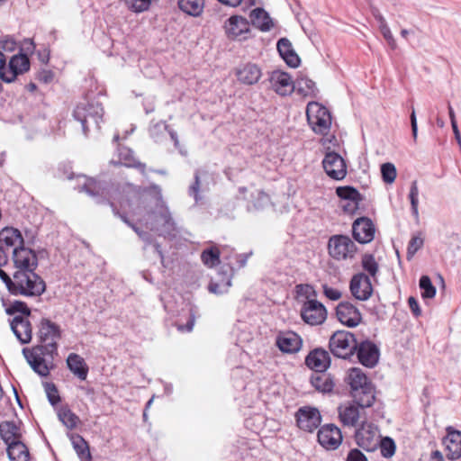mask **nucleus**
Here are the masks:
<instances>
[{
  "instance_id": "f257e3e1",
  "label": "nucleus",
  "mask_w": 461,
  "mask_h": 461,
  "mask_svg": "<svg viewBox=\"0 0 461 461\" xmlns=\"http://www.w3.org/2000/svg\"><path fill=\"white\" fill-rule=\"evenodd\" d=\"M36 328L39 343L32 348H23L22 352L32 369L40 376L46 377L58 356V341L61 339L62 330L59 324L46 317L39 321Z\"/></svg>"
},
{
  "instance_id": "f03ea898",
  "label": "nucleus",
  "mask_w": 461,
  "mask_h": 461,
  "mask_svg": "<svg viewBox=\"0 0 461 461\" xmlns=\"http://www.w3.org/2000/svg\"><path fill=\"white\" fill-rule=\"evenodd\" d=\"M122 207L131 209L133 214H139L138 210L143 208L151 221V224H157L164 235H171L176 230V222L171 212L163 200L161 188L157 185L139 190L131 197L120 202Z\"/></svg>"
},
{
  "instance_id": "7ed1b4c3",
  "label": "nucleus",
  "mask_w": 461,
  "mask_h": 461,
  "mask_svg": "<svg viewBox=\"0 0 461 461\" xmlns=\"http://www.w3.org/2000/svg\"><path fill=\"white\" fill-rule=\"evenodd\" d=\"M79 192H85L96 200L97 203H108L112 207L113 212L118 216L125 224L132 229L135 224L131 222L125 213L120 212L113 200L115 199L114 193L118 187L111 182L101 181L92 177H85L82 185H78Z\"/></svg>"
},
{
  "instance_id": "20e7f679",
  "label": "nucleus",
  "mask_w": 461,
  "mask_h": 461,
  "mask_svg": "<svg viewBox=\"0 0 461 461\" xmlns=\"http://www.w3.org/2000/svg\"><path fill=\"white\" fill-rule=\"evenodd\" d=\"M354 402L361 408H368L375 401V389L371 380L358 367L350 368L346 377Z\"/></svg>"
},
{
  "instance_id": "39448f33",
  "label": "nucleus",
  "mask_w": 461,
  "mask_h": 461,
  "mask_svg": "<svg viewBox=\"0 0 461 461\" xmlns=\"http://www.w3.org/2000/svg\"><path fill=\"white\" fill-rule=\"evenodd\" d=\"M13 281L10 294L15 296L37 297L46 291L45 281L35 270H16L13 275Z\"/></svg>"
},
{
  "instance_id": "423d86ee",
  "label": "nucleus",
  "mask_w": 461,
  "mask_h": 461,
  "mask_svg": "<svg viewBox=\"0 0 461 461\" xmlns=\"http://www.w3.org/2000/svg\"><path fill=\"white\" fill-rule=\"evenodd\" d=\"M73 117L81 123L84 134L87 135L91 129L100 130L104 108L97 101L80 103L74 109Z\"/></svg>"
},
{
  "instance_id": "0eeeda50",
  "label": "nucleus",
  "mask_w": 461,
  "mask_h": 461,
  "mask_svg": "<svg viewBox=\"0 0 461 461\" xmlns=\"http://www.w3.org/2000/svg\"><path fill=\"white\" fill-rule=\"evenodd\" d=\"M306 117L312 130L320 135H327L331 126L330 111L317 102H310L306 107Z\"/></svg>"
},
{
  "instance_id": "6e6552de",
  "label": "nucleus",
  "mask_w": 461,
  "mask_h": 461,
  "mask_svg": "<svg viewBox=\"0 0 461 461\" xmlns=\"http://www.w3.org/2000/svg\"><path fill=\"white\" fill-rule=\"evenodd\" d=\"M327 249L329 255L337 261L351 260L357 251L355 242L343 234L330 237Z\"/></svg>"
},
{
  "instance_id": "1a4fd4ad",
  "label": "nucleus",
  "mask_w": 461,
  "mask_h": 461,
  "mask_svg": "<svg viewBox=\"0 0 461 461\" xmlns=\"http://www.w3.org/2000/svg\"><path fill=\"white\" fill-rule=\"evenodd\" d=\"M357 345L355 335L346 330L334 332L329 341V348L333 356L344 359L349 358L355 354Z\"/></svg>"
},
{
  "instance_id": "9d476101",
  "label": "nucleus",
  "mask_w": 461,
  "mask_h": 461,
  "mask_svg": "<svg viewBox=\"0 0 461 461\" xmlns=\"http://www.w3.org/2000/svg\"><path fill=\"white\" fill-rule=\"evenodd\" d=\"M300 314L303 321L311 326L321 325L327 319L325 306L316 299L305 301L302 305Z\"/></svg>"
},
{
  "instance_id": "9b49d317",
  "label": "nucleus",
  "mask_w": 461,
  "mask_h": 461,
  "mask_svg": "<svg viewBox=\"0 0 461 461\" xmlns=\"http://www.w3.org/2000/svg\"><path fill=\"white\" fill-rule=\"evenodd\" d=\"M355 439L358 447L367 452H373L377 449L380 436L378 429L372 423L364 422L356 430Z\"/></svg>"
},
{
  "instance_id": "f8f14e48",
  "label": "nucleus",
  "mask_w": 461,
  "mask_h": 461,
  "mask_svg": "<svg viewBox=\"0 0 461 461\" xmlns=\"http://www.w3.org/2000/svg\"><path fill=\"white\" fill-rule=\"evenodd\" d=\"M298 428L306 432H313L321 422L320 411L312 406H303L295 413Z\"/></svg>"
},
{
  "instance_id": "ddd939ff",
  "label": "nucleus",
  "mask_w": 461,
  "mask_h": 461,
  "mask_svg": "<svg viewBox=\"0 0 461 461\" xmlns=\"http://www.w3.org/2000/svg\"><path fill=\"white\" fill-rule=\"evenodd\" d=\"M317 438L319 444L326 450H335L341 445L343 437L339 428L329 423L320 427Z\"/></svg>"
},
{
  "instance_id": "4468645a",
  "label": "nucleus",
  "mask_w": 461,
  "mask_h": 461,
  "mask_svg": "<svg viewBox=\"0 0 461 461\" xmlns=\"http://www.w3.org/2000/svg\"><path fill=\"white\" fill-rule=\"evenodd\" d=\"M30 69V60L26 54L19 53L13 56L5 67V71H1L0 78L5 83L14 82L18 75H22Z\"/></svg>"
},
{
  "instance_id": "2eb2a0df",
  "label": "nucleus",
  "mask_w": 461,
  "mask_h": 461,
  "mask_svg": "<svg viewBox=\"0 0 461 461\" xmlns=\"http://www.w3.org/2000/svg\"><path fill=\"white\" fill-rule=\"evenodd\" d=\"M322 166L326 174L335 180H342L347 175V167L342 157L334 152H327Z\"/></svg>"
},
{
  "instance_id": "dca6fc26",
  "label": "nucleus",
  "mask_w": 461,
  "mask_h": 461,
  "mask_svg": "<svg viewBox=\"0 0 461 461\" xmlns=\"http://www.w3.org/2000/svg\"><path fill=\"white\" fill-rule=\"evenodd\" d=\"M355 353L359 363L369 368L376 366L380 357L378 347L368 339L357 343Z\"/></svg>"
},
{
  "instance_id": "f3484780",
  "label": "nucleus",
  "mask_w": 461,
  "mask_h": 461,
  "mask_svg": "<svg viewBox=\"0 0 461 461\" xmlns=\"http://www.w3.org/2000/svg\"><path fill=\"white\" fill-rule=\"evenodd\" d=\"M336 316L345 326L357 327L362 321L360 311L349 302H341L336 307Z\"/></svg>"
},
{
  "instance_id": "a211bd4d",
  "label": "nucleus",
  "mask_w": 461,
  "mask_h": 461,
  "mask_svg": "<svg viewBox=\"0 0 461 461\" xmlns=\"http://www.w3.org/2000/svg\"><path fill=\"white\" fill-rule=\"evenodd\" d=\"M13 261L17 270L32 269L35 270L38 267V258L35 252L21 245L13 250Z\"/></svg>"
},
{
  "instance_id": "6ab92c4d",
  "label": "nucleus",
  "mask_w": 461,
  "mask_h": 461,
  "mask_svg": "<svg viewBox=\"0 0 461 461\" xmlns=\"http://www.w3.org/2000/svg\"><path fill=\"white\" fill-rule=\"evenodd\" d=\"M350 292L359 301H366L373 293V286L368 276L364 273L356 274L350 281Z\"/></svg>"
},
{
  "instance_id": "aec40b11",
  "label": "nucleus",
  "mask_w": 461,
  "mask_h": 461,
  "mask_svg": "<svg viewBox=\"0 0 461 461\" xmlns=\"http://www.w3.org/2000/svg\"><path fill=\"white\" fill-rule=\"evenodd\" d=\"M446 456L449 460H456L461 457V431L452 427L447 428V435L443 438Z\"/></svg>"
},
{
  "instance_id": "412c9836",
  "label": "nucleus",
  "mask_w": 461,
  "mask_h": 461,
  "mask_svg": "<svg viewBox=\"0 0 461 461\" xmlns=\"http://www.w3.org/2000/svg\"><path fill=\"white\" fill-rule=\"evenodd\" d=\"M352 233L357 242L369 243L374 240L375 226L370 219L362 217L354 221Z\"/></svg>"
},
{
  "instance_id": "4be33fe9",
  "label": "nucleus",
  "mask_w": 461,
  "mask_h": 461,
  "mask_svg": "<svg viewBox=\"0 0 461 461\" xmlns=\"http://www.w3.org/2000/svg\"><path fill=\"white\" fill-rule=\"evenodd\" d=\"M301 337L291 330L280 331L276 339V345L284 353L293 354L300 350L302 347Z\"/></svg>"
},
{
  "instance_id": "5701e85b",
  "label": "nucleus",
  "mask_w": 461,
  "mask_h": 461,
  "mask_svg": "<svg viewBox=\"0 0 461 461\" xmlns=\"http://www.w3.org/2000/svg\"><path fill=\"white\" fill-rule=\"evenodd\" d=\"M11 330L22 344H28L32 339V328L30 317L14 316L11 321Z\"/></svg>"
},
{
  "instance_id": "b1692460",
  "label": "nucleus",
  "mask_w": 461,
  "mask_h": 461,
  "mask_svg": "<svg viewBox=\"0 0 461 461\" xmlns=\"http://www.w3.org/2000/svg\"><path fill=\"white\" fill-rule=\"evenodd\" d=\"M24 244L23 237L18 229L5 227L0 231V249L6 251L9 256L10 250Z\"/></svg>"
},
{
  "instance_id": "393cba45",
  "label": "nucleus",
  "mask_w": 461,
  "mask_h": 461,
  "mask_svg": "<svg viewBox=\"0 0 461 461\" xmlns=\"http://www.w3.org/2000/svg\"><path fill=\"white\" fill-rule=\"evenodd\" d=\"M305 365L315 372L326 371L330 366V354L321 348H314L305 357Z\"/></svg>"
},
{
  "instance_id": "a878e982",
  "label": "nucleus",
  "mask_w": 461,
  "mask_h": 461,
  "mask_svg": "<svg viewBox=\"0 0 461 461\" xmlns=\"http://www.w3.org/2000/svg\"><path fill=\"white\" fill-rule=\"evenodd\" d=\"M270 83L275 92L280 95H287L294 91V81L286 72L278 70L272 72Z\"/></svg>"
},
{
  "instance_id": "bb28decb",
  "label": "nucleus",
  "mask_w": 461,
  "mask_h": 461,
  "mask_svg": "<svg viewBox=\"0 0 461 461\" xmlns=\"http://www.w3.org/2000/svg\"><path fill=\"white\" fill-rule=\"evenodd\" d=\"M236 77L244 85H254L261 77V69L256 64L247 63L236 69Z\"/></svg>"
},
{
  "instance_id": "cd10ccee",
  "label": "nucleus",
  "mask_w": 461,
  "mask_h": 461,
  "mask_svg": "<svg viewBox=\"0 0 461 461\" xmlns=\"http://www.w3.org/2000/svg\"><path fill=\"white\" fill-rule=\"evenodd\" d=\"M225 32L229 38L236 39L244 33L249 32V23L248 20L242 16L233 15L225 23Z\"/></svg>"
},
{
  "instance_id": "c85d7f7f",
  "label": "nucleus",
  "mask_w": 461,
  "mask_h": 461,
  "mask_svg": "<svg viewBox=\"0 0 461 461\" xmlns=\"http://www.w3.org/2000/svg\"><path fill=\"white\" fill-rule=\"evenodd\" d=\"M337 195L343 201H351L352 207L348 208V205H342L343 210L348 213H354L362 201L361 194L352 186H340L336 189Z\"/></svg>"
},
{
  "instance_id": "c756f323",
  "label": "nucleus",
  "mask_w": 461,
  "mask_h": 461,
  "mask_svg": "<svg viewBox=\"0 0 461 461\" xmlns=\"http://www.w3.org/2000/svg\"><path fill=\"white\" fill-rule=\"evenodd\" d=\"M310 383L316 391L321 393H330L335 386L334 378L325 371L312 374L310 377Z\"/></svg>"
},
{
  "instance_id": "7c9ffc66",
  "label": "nucleus",
  "mask_w": 461,
  "mask_h": 461,
  "mask_svg": "<svg viewBox=\"0 0 461 461\" xmlns=\"http://www.w3.org/2000/svg\"><path fill=\"white\" fill-rule=\"evenodd\" d=\"M277 50L285 61V63L291 68H297L301 63L299 56L294 51L291 41L286 38H281L276 44Z\"/></svg>"
},
{
  "instance_id": "2f4dec72",
  "label": "nucleus",
  "mask_w": 461,
  "mask_h": 461,
  "mask_svg": "<svg viewBox=\"0 0 461 461\" xmlns=\"http://www.w3.org/2000/svg\"><path fill=\"white\" fill-rule=\"evenodd\" d=\"M251 24L263 32H269L274 27V22L269 14L261 7L253 9L249 14Z\"/></svg>"
},
{
  "instance_id": "473e14b6",
  "label": "nucleus",
  "mask_w": 461,
  "mask_h": 461,
  "mask_svg": "<svg viewBox=\"0 0 461 461\" xmlns=\"http://www.w3.org/2000/svg\"><path fill=\"white\" fill-rule=\"evenodd\" d=\"M68 369L80 380L86 379L88 375V366L85 359L77 353H70L67 358Z\"/></svg>"
},
{
  "instance_id": "72a5a7b5",
  "label": "nucleus",
  "mask_w": 461,
  "mask_h": 461,
  "mask_svg": "<svg viewBox=\"0 0 461 461\" xmlns=\"http://www.w3.org/2000/svg\"><path fill=\"white\" fill-rule=\"evenodd\" d=\"M0 436L7 446L20 442L22 438L19 426L14 421L9 420L0 423Z\"/></svg>"
},
{
  "instance_id": "f704fd0d",
  "label": "nucleus",
  "mask_w": 461,
  "mask_h": 461,
  "mask_svg": "<svg viewBox=\"0 0 461 461\" xmlns=\"http://www.w3.org/2000/svg\"><path fill=\"white\" fill-rule=\"evenodd\" d=\"M294 90L304 97H316L319 93L315 82L304 75H300L294 82Z\"/></svg>"
},
{
  "instance_id": "c9c22d12",
  "label": "nucleus",
  "mask_w": 461,
  "mask_h": 461,
  "mask_svg": "<svg viewBox=\"0 0 461 461\" xmlns=\"http://www.w3.org/2000/svg\"><path fill=\"white\" fill-rule=\"evenodd\" d=\"M358 405L349 404L339 407V417L345 426H355L359 419Z\"/></svg>"
},
{
  "instance_id": "e433bc0d",
  "label": "nucleus",
  "mask_w": 461,
  "mask_h": 461,
  "mask_svg": "<svg viewBox=\"0 0 461 461\" xmlns=\"http://www.w3.org/2000/svg\"><path fill=\"white\" fill-rule=\"evenodd\" d=\"M120 163L127 167L137 168L142 175H146V165L137 160L133 152L126 148L120 149Z\"/></svg>"
},
{
  "instance_id": "4c0bfd02",
  "label": "nucleus",
  "mask_w": 461,
  "mask_h": 461,
  "mask_svg": "<svg viewBox=\"0 0 461 461\" xmlns=\"http://www.w3.org/2000/svg\"><path fill=\"white\" fill-rule=\"evenodd\" d=\"M6 452L10 461H29L30 454L22 441L7 446Z\"/></svg>"
},
{
  "instance_id": "58836bf2",
  "label": "nucleus",
  "mask_w": 461,
  "mask_h": 461,
  "mask_svg": "<svg viewBox=\"0 0 461 461\" xmlns=\"http://www.w3.org/2000/svg\"><path fill=\"white\" fill-rule=\"evenodd\" d=\"M178 7L186 14L197 17L203 11L204 0H178Z\"/></svg>"
},
{
  "instance_id": "ea45409f",
  "label": "nucleus",
  "mask_w": 461,
  "mask_h": 461,
  "mask_svg": "<svg viewBox=\"0 0 461 461\" xmlns=\"http://www.w3.org/2000/svg\"><path fill=\"white\" fill-rule=\"evenodd\" d=\"M231 278L232 274L225 272L224 273V282L221 283L218 280H211L208 290L209 292L215 294H222L226 293L229 288L231 286Z\"/></svg>"
},
{
  "instance_id": "a19ab883",
  "label": "nucleus",
  "mask_w": 461,
  "mask_h": 461,
  "mask_svg": "<svg viewBox=\"0 0 461 461\" xmlns=\"http://www.w3.org/2000/svg\"><path fill=\"white\" fill-rule=\"evenodd\" d=\"M221 252L217 247L204 249L201 254L202 262L208 267H213L220 263Z\"/></svg>"
},
{
  "instance_id": "79ce46f5",
  "label": "nucleus",
  "mask_w": 461,
  "mask_h": 461,
  "mask_svg": "<svg viewBox=\"0 0 461 461\" xmlns=\"http://www.w3.org/2000/svg\"><path fill=\"white\" fill-rule=\"evenodd\" d=\"M59 420L68 428H76L78 417L68 407H62L58 411Z\"/></svg>"
},
{
  "instance_id": "37998d69",
  "label": "nucleus",
  "mask_w": 461,
  "mask_h": 461,
  "mask_svg": "<svg viewBox=\"0 0 461 461\" xmlns=\"http://www.w3.org/2000/svg\"><path fill=\"white\" fill-rule=\"evenodd\" d=\"M132 230L134 232L145 242L144 249H147V247L149 245H152L154 251L159 256L161 260H163L164 256L161 250V247L158 242H153V239L151 235L146 231L141 230L139 227L136 225L132 226Z\"/></svg>"
},
{
  "instance_id": "c03bdc74",
  "label": "nucleus",
  "mask_w": 461,
  "mask_h": 461,
  "mask_svg": "<svg viewBox=\"0 0 461 461\" xmlns=\"http://www.w3.org/2000/svg\"><path fill=\"white\" fill-rule=\"evenodd\" d=\"M270 203L269 195L263 190H256L251 194V204L257 211L263 210Z\"/></svg>"
},
{
  "instance_id": "a18cd8bd",
  "label": "nucleus",
  "mask_w": 461,
  "mask_h": 461,
  "mask_svg": "<svg viewBox=\"0 0 461 461\" xmlns=\"http://www.w3.org/2000/svg\"><path fill=\"white\" fill-rule=\"evenodd\" d=\"M72 444L81 459L89 460L91 458L88 445L81 436L77 435L73 437Z\"/></svg>"
},
{
  "instance_id": "49530a36",
  "label": "nucleus",
  "mask_w": 461,
  "mask_h": 461,
  "mask_svg": "<svg viewBox=\"0 0 461 461\" xmlns=\"http://www.w3.org/2000/svg\"><path fill=\"white\" fill-rule=\"evenodd\" d=\"M420 288L421 290V296L424 299H431L436 295V287L432 285V282L428 276H421L419 282Z\"/></svg>"
},
{
  "instance_id": "de8ad7c7",
  "label": "nucleus",
  "mask_w": 461,
  "mask_h": 461,
  "mask_svg": "<svg viewBox=\"0 0 461 461\" xmlns=\"http://www.w3.org/2000/svg\"><path fill=\"white\" fill-rule=\"evenodd\" d=\"M6 313L13 315L21 313L20 316L31 317L32 312L27 303L22 301H14L11 305L6 309Z\"/></svg>"
},
{
  "instance_id": "09e8293b",
  "label": "nucleus",
  "mask_w": 461,
  "mask_h": 461,
  "mask_svg": "<svg viewBox=\"0 0 461 461\" xmlns=\"http://www.w3.org/2000/svg\"><path fill=\"white\" fill-rule=\"evenodd\" d=\"M378 447H380L381 455L384 457H386V458L391 457L395 453V448H396L395 443L389 437H385L383 439H379Z\"/></svg>"
},
{
  "instance_id": "8fccbe9b",
  "label": "nucleus",
  "mask_w": 461,
  "mask_h": 461,
  "mask_svg": "<svg viewBox=\"0 0 461 461\" xmlns=\"http://www.w3.org/2000/svg\"><path fill=\"white\" fill-rule=\"evenodd\" d=\"M126 6L133 13L140 14L149 10L151 0H124Z\"/></svg>"
},
{
  "instance_id": "3c124183",
  "label": "nucleus",
  "mask_w": 461,
  "mask_h": 461,
  "mask_svg": "<svg viewBox=\"0 0 461 461\" xmlns=\"http://www.w3.org/2000/svg\"><path fill=\"white\" fill-rule=\"evenodd\" d=\"M362 267L369 273L370 276H375L378 272V264L375 259L374 255L365 254L362 257Z\"/></svg>"
},
{
  "instance_id": "603ef678",
  "label": "nucleus",
  "mask_w": 461,
  "mask_h": 461,
  "mask_svg": "<svg viewBox=\"0 0 461 461\" xmlns=\"http://www.w3.org/2000/svg\"><path fill=\"white\" fill-rule=\"evenodd\" d=\"M381 174L383 181L386 184L393 183L397 176L394 165L390 162L384 163L381 166Z\"/></svg>"
},
{
  "instance_id": "864d4df0",
  "label": "nucleus",
  "mask_w": 461,
  "mask_h": 461,
  "mask_svg": "<svg viewBox=\"0 0 461 461\" xmlns=\"http://www.w3.org/2000/svg\"><path fill=\"white\" fill-rule=\"evenodd\" d=\"M418 196H419L418 184H417V181L414 180V181H412V183L411 185L409 199L411 201L412 214L414 216H416V217L419 215V212H418V203H419Z\"/></svg>"
},
{
  "instance_id": "5fc2aeb1",
  "label": "nucleus",
  "mask_w": 461,
  "mask_h": 461,
  "mask_svg": "<svg viewBox=\"0 0 461 461\" xmlns=\"http://www.w3.org/2000/svg\"><path fill=\"white\" fill-rule=\"evenodd\" d=\"M423 239L420 236H413L409 241L407 248V259L411 260L416 252L423 246Z\"/></svg>"
},
{
  "instance_id": "6e6d98bb",
  "label": "nucleus",
  "mask_w": 461,
  "mask_h": 461,
  "mask_svg": "<svg viewBox=\"0 0 461 461\" xmlns=\"http://www.w3.org/2000/svg\"><path fill=\"white\" fill-rule=\"evenodd\" d=\"M200 187H201L200 170L197 169L194 172V181L189 186V189H188L189 195L194 197V199L196 203L202 199V197L200 195Z\"/></svg>"
},
{
  "instance_id": "4d7b16f0",
  "label": "nucleus",
  "mask_w": 461,
  "mask_h": 461,
  "mask_svg": "<svg viewBox=\"0 0 461 461\" xmlns=\"http://www.w3.org/2000/svg\"><path fill=\"white\" fill-rule=\"evenodd\" d=\"M45 390L48 400L51 405H55L60 402L59 391L53 383H47L45 384Z\"/></svg>"
},
{
  "instance_id": "13d9d810",
  "label": "nucleus",
  "mask_w": 461,
  "mask_h": 461,
  "mask_svg": "<svg viewBox=\"0 0 461 461\" xmlns=\"http://www.w3.org/2000/svg\"><path fill=\"white\" fill-rule=\"evenodd\" d=\"M324 295L331 301H338L341 298L342 294L337 288H333L324 284L321 285Z\"/></svg>"
},
{
  "instance_id": "bf43d9fd",
  "label": "nucleus",
  "mask_w": 461,
  "mask_h": 461,
  "mask_svg": "<svg viewBox=\"0 0 461 461\" xmlns=\"http://www.w3.org/2000/svg\"><path fill=\"white\" fill-rule=\"evenodd\" d=\"M346 461H367V458L359 449L353 448L348 452Z\"/></svg>"
},
{
  "instance_id": "052dcab7",
  "label": "nucleus",
  "mask_w": 461,
  "mask_h": 461,
  "mask_svg": "<svg viewBox=\"0 0 461 461\" xmlns=\"http://www.w3.org/2000/svg\"><path fill=\"white\" fill-rule=\"evenodd\" d=\"M0 47L5 51L12 52L15 50L16 42L12 37L6 36L0 41Z\"/></svg>"
},
{
  "instance_id": "680f3d73",
  "label": "nucleus",
  "mask_w": 461,
  "mask_h": 461,
  "mask_svg": "<svg viewBox=\"0 0 461 461\" xmlns=\"http://www.w3.org/2000/svg\"><path fill=\"white\" fill-rule=\"evenodd\" d=\"M194 313L192 312V311L190 312V316H189V320L187 321L186 324L185 325H182V324H177L176 325V328L179 331H187V332H190L193 330V328H194Z\"/></svg>"
},
{
  "instance_id": "e2e57ef3",
  "label": "nucleus",
  "mask_w": 461,
  "mask_h": 461,
  "mask_svg": "<svg viewBox=\"0 0 461 461\" xmlns=\"http://www.w3.org/2000/svg\"><path fill=\"white\" fill-rule=\"evenodd\" d=\"M37 78L40 82L48 84L53 80L54 74L50 70H42L38 74Z\"/></svg>"
},
{
  "instance_id": "0e129e2a",
  "label": "nucleus",
  "mask_w": 461,
  "mask_h": 461,
  "mask_svg": "<svg viewBox=\"0 0 461 461\" xmlns=\"http://www.w3.org/2000/svg\"><path fill=\"white\" fill-rule=\"evenodd\" d=\"M410 119H411L412 137H413L414 141H416L417 134H418V125H417L416 113H415V110L413 107H412V111H411V116H410Z\"/></svg>"
},
{
  "instance_id": "69168bd1",
  "label": "nucleus",
  "mask_w": 461,
  "mask_h": 461,
  "mask_svg": "<svg viewBox=\"0 0 461 461\" xmlns=\"http://www.w3.org/2000/svg\"><path fill=\"white\" fill-rule=\"evenodd\" d=\"M0 279L5 283L8 292L10 293V288H12L14 284L13 277H10L5 271L0 269Z\"/></svg>"
},
{
  "instance_id": "338daca9",
  "label": "nucleus",
  "mask_w": 461,
  "mask_h": 461,
  "mask_svg": "<svg viewBox=\"0 0 461 461\" xmlns=\"http://www.w3.org/2000/svg\"><path fill=\"white\" fill-rule=\"evenodd\" d=\"M408 303H409L410 309L411 310V312H413V314L415 316L420 315V309L419 307V303L414 297L411 296L408 299Z\"/></svg>"
},
{
  "instance_id": "774afa93",
  "label": "nucleus",
  "mask_w": 461,
  "mask_h": 461,
  "mask_svg": "<svg viewBox=\"0 0 461 461\" xmlns=\"http://www.w3.org/2000/svg\"><path fill=\"white\" fill-rule=\"evenodd\" d=\"M163 127L166 131H167L171 140L174 141L175 147L178 148L179 140L176 132L174 130L170 129L169 126L166 123H163Z\"/></svg>"
}]
</instances>
